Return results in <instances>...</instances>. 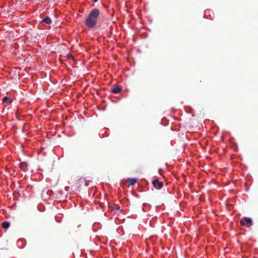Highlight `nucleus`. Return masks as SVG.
<instances>
[{"mask_svg": "<svg viewBox=\"0 0 258 258\" xmlns=\"http://www.w3.org/2000/svg\"><path fill=\"white\" fill-rule=\"evenodd\" d=\"M100 11L97 9H93L87 17L85 24L89 28L94 27L97 23V20L99 15Z\"/></svg>", "mask_w": 258, "mask_h": 258, "instance_id": "nucleus-1", "label": "nucleus"}, {"mask_svg": "<svg viewBox=\"0 0 258 258\" xmlns=\"http://www.w3.org/2000/svg\"><path fill=\"white\" fill-rule=\"evenodd\" d=\"M92 1H93L94 3H96V2L98 1V0H92Z\"/></svg>", "mask_w": 258, "mask_h": 258, "instance_id": "nucleus-11", "label": "nucleus"}, {"mask_svg": "<svg viewBox=\"0 0 258 258\" xmlns=\"http://www.w3.org/2000/svg\"><path fill=\"white\" fill-rule=\"evenodd\" d=\"M152 184L153 186L157 189H161L163 186V182L160 181L157 178L153 180Z\"/></svg>", "mask_w": 258, "mask_h": 258, "instance_id": "nucleus-3", "label": "nucleus"}, {"mask_svg": "<svg viewBox=\"0 0 258 258\" xmlns=\"http://www.w3.org/2000/svg\"><path fill=\"white\" fill-rule=\"evenodd\" d=\"M27 164L26 162H21L19 164V167L21 168V169L23 170H25L27 168Z\"/></svg>", "mask_w": 258, "mask_h": 258, "instance_id": "nucleus-8", "label": "nucleus"}, {"mask_svg": "<svg viewBox=\"0 0 258 258\" xmlns=\"http://www.w3.org/2000/svg\"><path fill=\"white\" fill-rule=\"evenodd\" d=\"M52 21L49 17H46L42 20V23H44L46 24H50Z\"/></svg>", "mask_w": 258, "mask_h": 258, "instance_id": "nucleus-7", "label": "nucleus"}, {"mask_svg": "<svg viewBox=\"0 0 258 258\" xmlns=\"http://www.w3.org/2000/svg\"><path fill=\"white\" fill-rule=\"evenodd\" d=\"M13 100L8 97H4L2 99V102L6 103V105H9L12 102Z\"/></svg>", "mask_w": 258, "mask_h": 258, "instance_id": "nucleus-6", "label": "nucleus"}, {"mask_svg": "<svg viewBox=\"0 0 258 258\" xmlns=\"http://www.w3.org/2000/svg\"><path fill=\"white\" fill-rule=\"evenodd\" d=\"M127 181L130 182V185H133L136 183L137 180L135 178H128Z\"/></svg>", "mask_w": 258, "mask_h": 258, "instance_id": "nucleus-10", "label": "nucleus"}, {"mask_svg": "<svg viewBox=\"0 0 258 258\" xmlns=\"http://www.w3.org/2000/svg\"><path fill=\"white\" fill-rule=\"evenodd\" d=\"M121 89L122 88L120 86L114 85L111 88V91L113 93L117 94L119 93L121 91Z\"/></svg>", "mask_w": 258, "mask_h": 258, "instance_id": "nucleus-4", "label": "nucleus"}, {"mask_svg": "<svg viewBox=\"0 0 258 258\" xmlns=\"http://www.w3.org/2000/svg\"><path fill=\"white\" fill-rule=\"evenodd\" d=\"M81 181H82V179H80V182H81ZM83 182H85V180H83Z\"/></svg>", "mask_w": 258, "mask_h": 258, "instance_id": "nucleus-12", "label": "nucleus"}, {"mask_svg": "<svg viewBox=\"0 0 258 258\" xmlns=\"http://www.w3.org/2000/svg\"><path fill=\"white\" fill-rule=\"evenodd\" d=\"M241 225L249 227L252 225V220L250 218L244 217L240 220Z\"/></svg>", "mask_w": 258, "mask_h": 258, "instance_id": "nucleus-2", "label": "nucleus"}, {"mask_svg": "<svg viewBox=\"0 0 258 258\" xmlns=\"http://www.w3.org/2000/svg\"><path fill=\"white\" fill-rule=\"evenodd\" d=\"M10 223L8 221L4 222L2 224V227L6 229H8L10 227Z\"/></svg>", "mask_w": 258, "mask_h": 258, "instance_id": "nucleus-9", "label": "nucleus"}, {"mask_svg": "<svg viewBox=\"0 0 258 258\" xmlns=\"http://www.w3.org/2000/svg\"><path fill=\"white\" fill-rule=\"evenodd\" d=\"M109 210H110L111 211H116V210H118V211H121V210L120 209V207L117 205H116V204H114L112 206H109Z\"/></svg>", "mask_w": 258, "mask_h": 258, "instance_id": "nucleus-5", "label": "nucleus"}]
</instances>
